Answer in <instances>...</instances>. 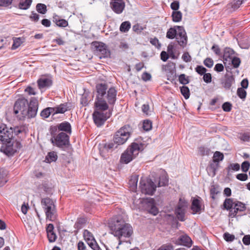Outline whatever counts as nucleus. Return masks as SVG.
<instances>
[{
    "instance_id": "79ce46f5",
    "label": "nucleus",
    "mask_w": 250,
    "mask_h": 250,
    "mask_svg": "<svg viewBox=\"0 0 250 250\" xmlns=\"http://www.w3.org/2000/svg\"><path fill=\"white\" fill-rule=\"evenodd\" d=\"M143 128L146 131H149L152 128V123L150 120H145L143 124Z\"/></svg>"
},
{
    "instance_id": "052dcab7",
    "label": "nucleus",
    "mask_w": 250,
    "mask_h": 250,
    "mask_svg": "<svg viewBox=\"0 0 250 250\" xmlns=\"http://www.w3.org/2000/svg\"><path fill=\"white\" fill-rule=\"evenodd\" d=\"M203 80H204V82L207 83H210L211 82V75L210 73H205L204 74Z\"/></svg>"
},
{
    "instance_id": "39448f33",
    "label": "nucleus",
    "mask_w": 250,
    "mask_h": 250,
    "mask_svg": "<svg viewBox=\"0 0 250 250\" xmlns=\"http://www.w3.org/2000/svg\"><path fill=\"white\" fill-rule=\"evenodd\" d=\"M144 144L138 142H133L127 148L122 154L120 157V163L127 164L134 159L139 152L144 149Z\"/></svg>"
},
{
    "instance_id": "6ab92c4d",
    "label": "nucleus",
    "mask_w": 250,
    "mask_h": 250,
    "mask_svg": "<svg viewBox=\"0 0 250 250\" xmlns=\"http://www.w3.org/2000/svg\"><path fill=\"white\" fill-rule=\"evenodd\" d=\"M191 209L193 214L200 213L201 211V202L198 199H193Z\"/></svg>"
},
{
    "instance_id": "f03ea898",
    "label": "nucleus",
    "mask_w": 250,
    "mask_h": 250,
    "mask_svg": "<svg viewBox=\"0 0 250 250\" xmlns=\"http://www.w3.org/2000/svg\"><path fill=\"white\" fill-rule=\"evenodd\" d=\"M14 131L12 128H8L5 125L0 126V151L8 156L12 155L17 149L21 147V145L18 142L14 145Z\"/></svg>"
},
{
    "instance_id": "e2e57ef3",
    "label": "nucleus",
    "mask_w": 250,
    "mask_h": 250,
    "mask_svg": "<svg viewBox=\"0 0 250 250\" xmlns=\"http://www.w3.org/2000/svg\"><path fill=\"white\" fill-rule=\"evenodd\" d=\"M236 178L238 180L242 181H245L248 179V175L244 173H240L236 175Z\"/></svg>"
},
{
    "instance_id": "f257e3e1",
    "label": "nucleus",
    "mask_w": 250,
    "mask_h": 250,
    "mask_svg": "<svg viewBox=\"0 0 250 250\" xmlns=\"http://www.w3.org/2000/svg\"><path fill=\"white\" fill-rule=\"evenodd\" d=\"M107 89L105 83H99L96 86V98L94 106L98 109L107 110L109 105L114 104L116 100L117 91L113 87Z\"/></svg>"
},
{
    "instance_id": "2f4dec72",
    "label": "nucleus",
    "mask_w": 250,
    "mask_h": 250,
    "mask_svg": "<svg viewBox=\"0 0 250 250\" xmlns=\"http://www.w3.org/2000/svg\"><path fill=\"white\" fill-rule=\"evenodd\" d=\"M7 182V173L0 169V187L3 186Z\"/></svg>"
},
{
    "instance_id": "e433bc0d",
    "label": "nucleus",
    "mask_w": 250,
    "mask_h": 250,
    "mask_svg": "<svg viewBox=\"0 0 250 250\" xmlns=\"http://www.w3.org/2000/svg\"><path fill=\"white\" fill-rule=\"evenodd\" d=\"M243 1L244 0H234L232 3L228 5V8L231 7L233 10H235L240 7Z\"/></svg>"
},
{
    "instance_id": "a18cd8bd",
    "label": "nucleus",
    "mask_w": 250,
    "mask_h": 250,
    "mask_svg": "<svg viewBox=\"0 0 250 250\" xmlns=\"http://www.w3.org/2000/svg\"><path fill=\"white\" fill-rule=\"evenodd\" d=\"M210 192L211 198L214 199L215 198V196L220 192V191L215 186H212L210 188Z\"/></svg>"
},
{
    "instance_id": "8fccbe9b",
    "label": "nucleus",
    "mask_w": 250,
    "mask_h": 250,
    "mask_svg": "<svg viewBox=\"0 0 250 250\" xmlns=\"http://www.w3.org/2000/svg\"><path fill=\"white\" fill-rule=\"evenodd\" d=\"M224 238L227 242H232L234 240L235 236L228 232H226L224 234Z\"/></svg>"
},
{
    "instance_id": "680f3d73",
    "label": "nucleus",
    "mask_w": 250,
    "mask_h": 250,
    "mask_svg": "<svg viewBox=\"0 0 250 250\" xmlns=\"http://www.w3.org/2000/svg\"><path fill=\"white\" fill-rule=\"evenodd\" d=\"M47 233L49 241L50 242H54L56 240L57 237L54 231Z\"/></svg>"
},
{
    "instance_id": "bb28decb",
    "label": "nucleus",
    "mask_w": 250,
    "mask_h": 250,
    "mask_svg": "<svg viewBox=\"0 0 250 250\" xmlns=\"http://www.w3.org/2000/svg\"><path fill=\"white\" fill-rule=\"evenodd\" d=\"M51 114L54 115V108L53 107H47L43 109L41 113V116L44 118H48Z\"/></svg>"
},
{
    "instance_id": "c85d7f7f",
    "label": "nucleus",
    "mask_w": 250,
    "mask_h": 250,
    "mask_svg": "<svg viewBox=\"0 0 250 250\" xmlns=\"http://www.w3.org/2000/svg\"><path fill=\"white\" fill-rule=\"evenodd\" d=\"M234 82V79L232 76L226 77L224 82L222 83L223 86L226 89H229Z\"/></svg>"
},
{
    "instance_id": "37998d69",
    "label": "nucleus",
    "mask_w": 250,
    "mask_h": 250,
    "mask_svg": "<svg viewBox=\"0 0 250 250\" xmlns=\"http://www.w3.org/2000/svg\"><path fill=\"white\" fill-rule=\"evenodd\" d=\"M168 183V180L165 175H163L160 177L158 183V187L165 186Z\"/></svg>"
},
{
    "instance_id": "393cba45",
    "label": "nucleus",
    "mask_w": 250,
    "mask_h": 250,
    "mask_svg": "<svg viewBox=\"0 0 250 250\" xmlns=\"http://www.w3.org/2000/svg\"><path fill=\"white\" fill-rule=\"evenodd\" d=\"M19 1V8L21 9L26 10L30 6L32 0H17Z\"/></svg>"
},
{
    "instance_id": "aec40b11",
    "label": "nucleus",
    "mask_w": 250,
    "mask_h": 250,
    "mask_svg": "<svg viewBox=\"0 0 250 250\" xmlns=\"http://www.w3.org/2000/svg\"><path fill=\"white\" fill-rule=\"evenodd\" d=\"M68 104H68L67 103L61 104L60 105L53 107L54 108V113L58 114V113H64L66 111L69 110V106H68Z\"/></svg>"
},
{
    "instance_id": "5701e85b",
    "label": "nucleus",
    "mask_w": 250,
    "mask_h": 250,
    "mask_svg": "<svg viewBox=\"0 0 250 250\" xmlns=\"http://www.w3.org/2000/svg\"><path fill=\"white\" fill-rule=\"evenodd\" d=\"M58 158L57 153L55 151H51L48 153L44 160L46 163H50L55 162Z\"/></svg>"
},
{
    "instance_id": "cd10ccee",
    "label": "nucleus",
    "mask_w": 250,
    "mask_h": 250,
    "mask_svg": "<svg viewBox=\"0 0 250 250\" xmlns=\"http://www.w3.org/2000/svg\"><path fill=\"white\" fill-rule=\"evenodd\" d=\"M25 42V39L23 37L13 38V43L12 46L13 49L18 48L21 45Z\"/></svg>"
},
{
    "instance_id": "dca6fc26",
    "label": "nucleus",
    "mask_w": 250,
    "mask_h": 250,
    "mask_svg": "<svg viewBox=\"0 0 250 250\" xmlns=\"http://www.w3.org/2000/svg\"><path fill=\"white\" fill-rule=\"evenodd\" d=\"M94 45L97 53L102 55V56L100 57V58L103 57L104 58L109 55V52L106 48L104 44L96 42L94 43Z\"/></svg>"
},
{
    "instance_id": "2eb2a0df",
    "label": "nucleus",
    "mask_w": 250,
    "mask_h": 250,
    "mask_svg": "<svg viewBox=\"0 0 250 250\" xmlns=\"http://www.w3.org/2000/svg\"><path fill=\"white\" fill-rule=\"evenodd\" d=\"M110 5L112 10L117 14L121 13L125 6L123 0H111Z\"/></svg>"
},
{
    "instance_id": "de8ad7c7",
    "label": "nucleus",
    "mask_w": 250,
    "mask_h": 250,
    "mask_svg": "<svg viewBox=\"0 0 250 250\" xmlns=\"http://www.w3.org/2000/svg\"><path fill=\"white\" fill-rule=\"evenodd\" d=\"M237 95L242 99H245L246 97L247 92L242 88H238L237 90Z\"/></svg>"
},
{
    "instance_id": "412c9836",
    "label": "nucleus",
    "mask_w": 250,
    "mask_h": 250,
    "mask_svg": "<svg viewBox=\"0 0 250 250\" xmlns=\"http://www.w3.org/2000/svg\"><path fill=\"white\" fill-rule=\"evenodd\" d=\"M238 43L242 48L248 49L250 46V37L244 36L239 39Z\"/></svg>"
},
{
    "instance_id": "473e14b6",
    "label": "nucleus",
    "mask_w": 250,
    "mask_h": 250,
    "mask_svg": "<svg viewBox=\"0 0 250 250\" xmlns=\"http://www.w3.org/2000/svg\"><path fill=\"white\" fill-rule=\"evenodd\" d=\"M83 235L85 240L87 243L95 240V238L91 232L87 229L84 230Z\"/></svg>"
},
{
    "instance_id": "864d4df0",
    "label": "nucleus",
    "mask_w": 250,
    "mask_h": 250,
    "mask_svg": "<svg viewBox=\"0 0 250 250\" xmlns=\"http://www.w3.org/2000/svg\"><path fill=\"white\" fill-rule=\"evenodd\" d=\"M250 167V164L248 161L244 162L241 165V169L243 172H247L248 171Z\"/></svg>"
},
{
    "instance_id": "ea45409f",
    "label": "nucleus",
    "mask_w": 250,
    "mask_h": 250,
    "mask_svg": "<svg viewBox=\"0 0 250 250\" xmlns=\"http://www.w3.org/2000/svg\"><path fill=\"white\" fill-rule=\"evenodd\" d=\"M173 49H174L173 44H172V43L169 44L167 46V53L169 55L170 57H171V58L175 59L176 58V57L175 56V55L174 54Z\"/></svg>"
},
{
    "instance_id": "a878e982",
    "label": "nucleus",
    "mask_w": 250,
    "mask_h": 250,
    "mask_svg": "<svg viewBox=\"0 0 250 250\" xmlns=\"http://www.w3.org/2000/svg\"><path fill=\"white\" fill-rule=\"evenodd\" d=\"M53 21L58 26L62 27H66L68 24V22L66 20L63 19H60L58 16L53 17Z\"/></svg>"
},
{
    "instance_id": "a211bd4d",
    "label": "nucleus",
    "mask_w": 250,
    "mask_h": 250,
    "mask_svg": "<svg viewBox=\"0 0 250 250\" xmlns=\"http://www.w3.org/2000/svg\"><path fill=\"white\" fill-rule=\"evenodd\" d=\"M176 243L178 245H184L189 247L191 246L192 241L188 235H182L178 238Z\"/></svg>"
},
{
    "instance_id": "9d476101",
    "label": "nucleus",
    "mask_w": 250,
    "mask_h": 250,
    "mask_svg": "<svg viewBox=\"0 0 250 250\" xmlns=\"http://www.w3.org/2000/svg\"><path fill=\"white\" fill-rule=\"evenodd\" d=\"M139 188L145 194L152 195L156 190V186L153 181L148 178H141Z\"/></svg>"
},
{
    "instance_id": "69168bd1",
    "label": "nucleus",
    "mask_w": 250,
    "mask_h": 250,
    "mask_svg": "<svg viewBox=\"0 0 250 250\" xmlns=\"http://www.w3.org/2000/svg\"><path fill=\"white\" fill-rule=\"evenodd\" d=\"M169 54L166 51H163L161 53V59L164 62H166L169 57Z\"/></svg>"
},
{
    "instance_id": "c9c22d12",
    "label": "nucleus",
    "mask_w": 250,
    "mask_h": 250,
    "mask_svg": "<svg viewBox=\"0 0 250 250\" xmlns=\"http://www.w3.org/2000/svg\"><path fill=\"white\" fill-rule=\"evenodd\" d=\"M182 14L180 11H173L172 14V21L174 22H178L181 21Z\"/></svg>"
},
{
    "instance_id": "49530a36",
    "label": "nucleus",
    "mask_w": 250,
    "mask_h": 250,
    "mask_svg": "<svg viewBox=\"0 0 250 250\" xmlns=\"http://www.w3.org/2000/svg\"><path fill=\"white\" fill-rule=\"evenodd\" d=\"M229 59L234 68H237L239 66L241 62L239 58L237 57H233L230 58Z\"/></svg>"
},
{
    "instance_id": "c03bdc74",
    "label": "nucleus",
    "mask_w": 250,
    "mask_h": 250,
    "mask_svg": "<svg viewBox=\"0 0 250 250\" xmlns=\"http://www.w3.org/2000/svg\"><path fill=\"white\" fill-rule=\"evenodd\" d=\"M210 150L205 147H200L198 149V153L201 156L208 155L209 154Z\"/></svg>"
},
{
    "instance_id": "b1692460",
    "label": "nucleus",
    "mask_w": 250,
    "mask_h": 250,
    "mask_svg": "<svg viewBox=\"0 0 250 250\" xmlns=\"http://www.w3.org/2000/svg\"><path fill=\"white\" fill-rule=\"evenodd\" d=\"M120 145H117V143H116L115 141L113 139V142H110L104 144V148L107 151L109 150L112 151L114 149H116Z\"/></svg>"
},
{
    "instance_id": "6e6d98bb",
    "label": "nucleus",
    "mask_w": 250,
    "mask_h": 250,
    "mask_svg": "<svg viewBox=\"0 0 250 250\" xmlns=\"http://www.w3.org/2000/svg\"><path fill=\"white\" fill-rule=\"evenodd\" d=\"M183 60L186 62H190L191 60V57L188 52H185L182 57Z\"/></svg>"
},
{
    "instance_id": "58836bf2",
    "label": "nucleus",
    "mask_w": 250,
    "mask_h": 250,
    "mask_svg": "<svg viewBox=\"0 0 250 250\" xmlns=\"http://www.w3.org/2000/svg\"><path fill=\"white\" fill-rule=\"evenodd\" d=\"M36 9L38 12L43 14L47 11L46 5L42 3H38L36 6Z\"/></svg>"
},
{
    "instance_id": "338daca9",
    "label": "nucleus",
    "mask_w": 250,
    "mask_h": 250,
    "mask_svg": "<svg viewBox=\"0 0 250 250\" xmlns=\"http://www.w3.org/2000/svg\"><path fill=\"white\" fill-rule=\"evenodd\" d=\"M81 103L83 106H86L88 104V100L85 95H83L81 99Z\"/></svg>"
},
{
    "instance_id": "603ef678",
    "label": "nucleus",
    "mask_w": 250,
    "mask_h": 250,
    "mask_svg": "<svg viewBox=\"0 0 250 250\" xmlns=\"http://www.w3.org/2000/svg\"><path fill=\"white\" fill-rule=\"evenodd\" d=\"M195 70L200 75H203V74H204L206 71H207V69L205 67H204L203 66H201V65H198L196 68H195Z\"/></svg>"
},
{
    "instance_id": "a19ab883",
    "label": "nucleus",
    "mask_w": 250,
    "mask_h": 250,
    "mask_svg": "<svg viewBox=\"0 0 250 250\" xmlns=\"http://www.w3.org/2000/svg\"><path fill=\"white\" fill-rule=\"evenodd\" d=\"M181 92L185 99H187L189 97V90L188 88L186 86L181 87Z\"/></svg>"
},
{
    "instance_id": "774afa93",
    "label": "nucleus",
    "mask_w": 250,
    "mask_h": 250,
    "mask_svg": "<svg viewBox=\"0 0 250 250\" xmlns=\"http://www.w3.org/2000/svg\"><path fill=\"white\" fill-rule=\"evenodd\" d=\"M150 42L152 45H154L157 47L160 46L159 40L156 38H151L150 39Z\"/></svg>"
},
{
    "instance_id": "bf43d9fd",
    "label": "nucleus",
    "mask_w": 250,
    "mask_h": 250,
    "mask_svg": "<svg viewBox=\"0 0 250 250\" xmlns=\"http://www.w3.org/2000/svg\"><path fill=\"white\" fill-rule=\"evenodd\" d=\"M179 2L177 0H175L171 3L170 7L172 10L177 11V10L179 8Z\"/></svg>"
},
{
    "instance_id": "f704fd0d",
    "label": "nucleus",
    "mask_w": 250,
    "mask_h": 250,
    "mask_svg": "<svg viewBox=\"0 0 250 250\" xmlns=\"http://www.w3.org/2000/svg\"><path fill=\"white\" fill-rule=\"evenodd\" d=\"M131 27V23L128 21H125L122 23L120 27V30L122 32H127Z\"/></svg>"
},
{
    "instance_id": "ddd939ff",
    "label": "nucleus",
    "mask_w": 250,
    "mask_h": 250,
    "mask_svg": "<svg viewBox=\"0 0 250 250\" xmlns=\"http://www.w3.org/2000/svg\"><path fill=\"white\" fill-rule=\"evenodd\" d=\"M177 34H176V39L178 43L181 46H185L187 43V36L186 33L182 26H176Z\"/></svg>"
},
{
    "instance_id": "4c0bfd02",
    "label": "nucleus",
    "mask_w": 250,
    "mask_h": 250,
    "mask_svg": "<svg viewBox=\"0 0 250 250\" xmlns=\"http://www.w3.org/2000/svg\"><path fill=\"white\" fill-rule=\"evenodd\" d=\"M224 155L223 154L219 152V151H216L213 157V163H217L222 161L223 159Z\"/></svg>"
},
{
    "instance_id": "f3484780",
    "label": "nucleus",
    "mask_w": 250,
    "mask_h": 250,
    "mask_svg": "<svg viewBox=\"0 0 250 250\" xmlns=\"http://www.w3.org/2000/svg\"><path fill=\"white\" fill-rule=\"evenodd\" d=\"M139 180V175L137 174L132 175L128 182L129 188L132 191L135 192L137 189V183Z\"/></svg>"
},
{
    "instance_id": "7c9ffc66",
    "label": "nucleus",
    "mask_w": 250,
    "mask_h": 250,
    "mask_svg": "<svg viewBox=\"0 0 250 250\" xmlns=\"http://www.w3.org/2000/svg\"><path fill=\"white\" fill-rule=\"evenodd\" d=\"M177 29L176 26L169 28L167 33V38L170 39H174L176 36Z\"/></svg>"
},
{
    "instance_id": "f8f14e48",
    "label": "nucleus",
    "mask_w": 250,
    "mask_h": 250,
    "mask_svg": "<svg viewBox=\"0 0 250 250\" xmlns=\"http://www.w3.org/2000/svg\"><path fill=\"white\" fill-rule=\"evenodd\" d=\"M188 203L183 199L180 198L177 207L175 209V214L177 218L181 221H184L185 214L188 208Z\"/></svg>"
},
{
    "instance_id": "5fc2aeb1",
    "label": "nucleus",
    "mask_w": 250,
    "mask_h": 250,
    "mask_svg": "<svg viewBox=\"0 0 250 250\" xmlns=\"http://www.w3.org/2000/svg\"><path fill=\"white\" fill-rule=\"evenodd\" d=\"M204 64L208 68H211L213 65V60L209 58H208L204 61Z\"/></svg>"
},
{
    "instance_id": "3c124183",
    "label": "nucleus",
    "mask_w": 250,
    "mask_h": 250,
    "mask_svg": "<svg viewBox=\"0 0 250 250\" xmlns=\"http://www.w3.org/2000/svg\"><path fill=\"white\" fill-rule=\"evenodd\" d=\"M88 245L94 250H100V248L97 244L95 239L87 243Z\"/></svg>"
},
{
    "instance_id": "1a4fd4ad",
    "label": "nucleus",
    "mask_w": 250,
    "mask_h": 250,
    "mask_svg": "<svg viewBox=\"0 0 250 250\" xmlns=\"http://www.w3.org/2000/svg\"><path fill=\"white\" fill-rule=\"evenodd\" d=\"M95 108V111L93 113V120L97 126H100L110 117L111 112L108 109L103 110Z\"/></svg>"
},
{
    "instance_id": "9b49d317",
    "label": "nucleus",
    "mask_w": 250,
    "mask_h": 250,
    "mask_svg": "<svg viewBox=\"0 0 250 250\" xmlns=\"http://www.w3.org/2000/svg\"><path fill=\"white\" fill-rule=\"evenodd\" d=\"M51 143L59 147H63L69 145V137L66 133L62 132L51 139Z\"/></svg>"
},
{
    "instance_id": "0eeeda50",
    "label": "nucleus",
    "mask_w": 250,
    "mask_h": 250,
    "mask_svg": "<svg viewBox=\"0 0 250 250\" xmlns=\"http://www.w3.org/2000/svg\"><path fill=\"white\" fill-rule=\"evenodd\" d=\"M233 206H234L233 209H235V210H230V212H229V216L232 218L234 217L239 211L241 212L246 210L245 204L232 198L225 199L223 203L222 208L226 210L230 209Z\"/></svg>"
},
{
    "instance_id": "09e8293b",
    "label": "nucleus",
    "mask_w": 250,
    "mask_h": 250,
    "mask_svg": "<svg viewBox=\"0 0 250 250\" xmlns=\"http://www.w3.org/2000/svg\"><path fill=\"white\" fill-rule=\"evenodd\" d=\"M179 82L183 84H186L189 83L188 77L183 74H181L179 77Z\"/></svg>"
},
{
    "instance_id": "4468645a",
    "label": "nucleus",
    "mask_w": 250,
    "mask_h": 250,
    "mask_svg": "<svg viewBox=\"0 0 250 250\" xmlns=\"http://www.w3.org/2000/svg\"><path fill=\"white\" fill-rule=\"evenodd\" d=\"M38 87L40 89H46L52 84V81L50 77L42 76L37 81Z\"/></svg>"
},
{
    "instance_id": "0e129e2a",
    "label": "nucleus",
    "mask_w": 250,
    "mask_h": 250,
    "mask_svg": "<svg viewBox=\"0 0 250 250\" xmlns=\"http://www.w3.org/2000/svg\"><path fill=\"white\" fill-rule=\"evenodd\" d=\"M243 243L247 246L250 245V235H246L242 239Z\"/></svg>"
},
{
    "instance_id": "423d86ee",
    "label": "nucleus",
    "mask_w": 250,
    "mask_h": 250,
    "mask_svg": "<svg viewBox=\"0 0 250 250\" xmlns=\"http://www.w3.org/2000/svg\"><path fill=\"white\" fill-rule=\"evenodd\" d=\"M41 205L44 211L46 220L55 221L58 214L54 202L49 198H44L41 200Z\"/></svg>"
},
{
    "instance_id": "20e7f679",
    "label": "nucleus",
    "mask_w": 250,
    "mask_h": 250,
    "mask_svg": "<svg viewBox=\"0 0 250 250\" xmlns=\"http://www.w3.org/2000/svg\"><path fill=\"white\" fill-rule=\"evenodd\" d=\"M110 227L111 233L119 239V245L122 244V238L129 237L133 233V229L130 225L126 223L121 217L115 219Z\"/></svg>"
},
{
    "instance_id": "4d7b16f0",
    "label": "nucleus",
    "mask_w": 250,
    "mask_h": 250,
    "mask_svg": "<svg viewBox=\"0 0 250 250\" xmlns=\"http://www.w3.org/2000/svg\"><path fill=\"white\" fill-rule=\"evenodd\" d=\"M133 30L137 33H141L144 28L139 24H136L132 27Z\"/></svg>"
},
{
    "instance_id": "72a5a7b5",
    "label": "nucleus",
    "mask_w": 250,
    "mask_h": 250,
    "mask_svg": "<svg viewBox=\"0 0 250 250\" xmlns=\"http://www.w3.org/2000/svg\"><path fill=\"white\" fill-rule=\"evenodd\" d=\"M218 167V164L211 163L208 167V171L212 176L215 175V171Z\"/></svg>"
},
{
    "instance_id": "4be33fe9",
    "label": "nucleus",
    "mask_w": 250,
    "mask_h": 250,
    "mask_svg": "<svg viewBox=\"0 0 250 250\" xmlns=\"http://www.w3.org/2000/svg\"><path fill=\"white\" fill-rule=\"evenodd\" d=\"M58 129L60 130L66 132V133L71 134V127L70 124L67 122H63L60 124L58 126Z\"/></svg>"
},
{
    "instance_id": "13d9d810",
    "label": "nucleus",
    "mask_w": 250,
    "mask_h": 250,
    "mask_svg": "<svg viewBox=\"0 0 250 250\" xmlns=\"http://www.w3.org/2000/svg\"><path fill=\"white\" fill-rule=\"evenodd\" d=\"M223 109L226 112H229L231 109V104L228 102L225 103L222 105Z\"/></svg>"
},
{
    "instance_id": "7ed1b4c3",
    "label": "nucleus",
    "mask_w": 250,
    "mask_h": 250,
    "mask_svg": "<svg viewBox=\"0 0 250 250\" xmlns=\"http://www.w3.org/2000/svg\"><path fill=\"white\" fill-rule=\"evenodd\" d=\"M38 105L35 98H32L29 104L25 98L19 99L15 103L14 112L15 114L20 113L22 117L31 118L36 115Z\"/></svg>"
},
{
    "instance_id": "6e6552de",
    "label": "nucleus",
    "mask_w": 250,
    "mask_h": 250,
    "mask_svg": "<svg viewBox=\"0 0 250 250\" xmlns=\"http://www.w3.org/2000/svg\"><path fill=\"white\" fill-rule=\"evenodd\" d=\"M131 132V128L129 125H125L118 130L113 138L117 145L124 144L129 138Z\"/></svg>"
},
{
    "instance_id": "c756f323",
    "label": "nucleus",
    "mask_w": 250,
    "mask_h": 250,
    "mask_svg": "<svg viewBox=\"0 0 250 250\" xmlns=\"http://www.w3.org/2000/svg\"><path fill=\"white\" fill-rule=\"evenodd\" d=\"M148 207H150V208L149 209V212L150 213L154 215H156L158 213V209L154 205V200L152 199H151L148 202Z\"/></svg>"
}]
</instances>
